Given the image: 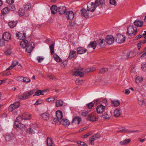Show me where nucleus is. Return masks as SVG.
Listing matches in <instances>:
<instances>
[{"instance_id": "obj_52", "label": "nucleus", "mask_w": 146, "mask_h": 146, "mask_svg": "<svg viewBox=\"0 0 146 146\" xmlns=\"http://www.w3.org/2000/svg\"><path fill=\"white\" fill-rule=\"evenodd\" d=\"M102 118L106 119H110V116L109 115L106 113L105 115H102Z\"/></svg>"}, {"instance_id": "obj_11", "label": "nucleus", "mask_w": 146, "mask_h": 146, "mask_svg": "<svg viewBox=\"0 0 146 146\" xmlns=\"http://www.w3.org/2000/svg\"><path fill=\"white\" fill-rule=\"evenodd\" d=\"M106 41L109 44H111L114 42V38L111 35H107L106 38Z\"/></svg>"}, {"instance_id": "obj_16", "label": "nucleus", "mask_w": 146, "mask_h": 146, "mask_svg": "<svg viewBox=\"0 0 146 146\" xmlns=\"http://www.w3.org/2000/svg\"><path fill=\"white\" fill-rule=\"evenodd\" d=\"M61 124L62 125L65 126L69 125L70 124V122L67 119H62L60 121H58V124Z\"/></svg>"}, {"instance_id": "obj_55", "label": "nucleus", "mask_w": 146, "mask_h": 146, "mask_svg": "<svg viewBox=\"0 0 146 146\" xmlns=\"http://www.w3.org/2000/svg\"><path fill=\"white\" fill-rule=\"evenodd\" d=\"M139 132V130L130 131L128 129H127L126 133H137Z\"/></svg>"}, {"instance_id": "obj_21", "label": "nucleus", "mask_w": 146, "mask_h": 146, "mask_svg": "<svg viewBox=\"0 0 146 146\" xmlns=\"http://www.w3.org/2000/svg\"><path fill=\"white\" fill-rule=\"evenodd\" d=\"M135 55V53L131 51L130 52H127V56L126 57H125V59L132 58L134 57Z\"/></svg>"}, {"instance_id": "obj_8", "label": "nucleus", "mask_w": 146, "mask_h": 146, "mask_svg": "<svg viewBox=\"0 0 146 146\" xmlns=\"http://www.w3.org/2000/svg\"><path fill=\"white\" fill-rule=\"evenodd\" d=\"M13 7H12L11 8L10 7H6L4 8L1 11V13L2 15H4L8 13L10 11H14L15 9V6H13Z\"/></svg>"}, {"instance_id": "obj_30", "label": "nucleus", "mask_w": 146, "mask_h": 146, "mask_svg": "<svg viewBox=\"0 0 146 146\" xmlns=\"http://www.w3.org/2000/svg\"><path fill=\"white\" fill-rule=\"evenodd\" d=\"M46 91V90H44L42 91L41 90H38L36 92L35 91V94L33 95V96H38L40 95H43L44 94L43 92H45Z\"/></svg>"}, {"instance_id": "obj_63", "label": "nucleus", "mask_w": 146, "mask_h": 146, "mask_svg": "<svg viewBox=\"0 0 146 146\" xmlns=\"http://www.w3.org/2000/svg\"><path fill=\"white\" fill-rule=\"evenodd\" d=\"M42 103V100H37L35 104V105H37L38 104H40Z\"/></svg>"}, {"instance_id": "obj_6", "label": "nucleus", "mask_w": 146, "mask_h": 146, "mask_svg": "<svg viewBox=\"0 0 146 146\" xmlns=\"http://www.w3.org/2000/svg\"><path fill=\"white\" fill-rule=\"evenodd\" d=\"M83 69V68H76V71L74 72L73 75L83 77L85 74L84 72L82 71Z\"/></svg>"}, {"instance_id": "obj_46", "label": "nucleus", "mask_w": 146, "mask_h": 146, "mask_svg": "<svg viewBox=\"0 0 146 146\" xmlns=\"http://www.w3.org/2000/svg\"><path fill=\"white\" fill-rule=\"evenodd\" d=\"M28 113H23L22 114V117H23V119L27 120L29 119V118L27 117Z\"/></svg>"}, {"instance_id": "obj_62", "label": "nucleus", "mask_w": 146, "mask_h": 146, "mask_svg": "<svg viewBox=\"0 0 146 146\" xmlns=\"http://www.w3.org/2000/svg\"><path fill=\"white\" fill-rule=\"evenodd\" d=\"M139 104L141 106H142L144 104V101L143 99L140 100H139Z\"/></svg>"}, {"instance_id": "obj_24", "label": "nucleus", "mask_w": 146, "mask_h": 146, "mask_svg": "<svg viewBox=\"0 0 146 146\" xmlns=\"http://www.w3.org/2000/svg\"><path fill=\"white\" fill-rule=\"evenodd\" d=\"M97 43L96 41H94L91 42L88 45L87 47L88 48L91 47L93 48V49H94L97 46Z\"/></svg>"}, {"instance_id": "obj_40", "label": "nucleus", "mask_w": 146, "mask_h": 146, "mask_svg": "<svg viewBox=\"0 0 146 146\" xmlns=\"http://www.w3.org/2000/svg\"><path fill=\"white\" fill-rule=\"evenodd\" d=\"M84 82V80H79L77 79L76 80L75 83L77 85H80L82 84Z\"/></svg>"}, {"instance_id": "obj_5", "label": "nucleus", "mask_w": 146, "mask_h": 146, "mask_svg": "<svg viewBox=\"0 0 146 146\" xmlns=\"http://www.w3.org/2000/svg\"><path fill=\"white\" fill-rule=\"evenodd\" d=\"M87 5L88 11L93 12L95 11L96 7L94 3L88 2L87 3Z\"/></svg>"}, {"instance_id": "obj_35", "label": "nucleus", "mask_w": 146, "mask_h": 146, "mask_svg": "<svg viewBox=\"0 0 146 146\" xmlns=\"http://www.w3.org/2000/svg\"><path fill=\"white\" fill-rule=\"evenodd\" d=\"M53 57L55 60L57 62H61L62 61V59L60 58V57L57 55L56 54H55L53 55Z\"/></svg>"}, {"instance_id": "obj_18", "label": "nucleus", "mask_w": 146, "mask_h": 146, "mask_svg": "<svg viewBox=\"0 0 146 146\" xmlns=\"http://www.w3.org/2000/svg\"><path fill=\"white\" fill-rule=\"evenodd\" d=\"M28 43V41L26 39H23L20 43V46L21 48H26Z\"/></svg>"}, {"instance_id": "obj_56", "label": "nucleus", "mask_w": 146, "mask_h": 146, "mask_svg": "<svg viewBox=\"0 0 146 146\" xmlns=\"http://www.w3.org/2000/svg\"><path fill=\"white\" fill-rule=\"evenodd\" d=\"M88 112L87 111H83L82 113V115L83 116L86 117L87 115H88Z\"/></svg>"}, {"instance_id": "obj_44", "label": "nucleus", "mask_w": 146, "mask_h": 146, "mask_svg": "<svg viewBox=\"0 0 146 146\" xmlns=\"http://www.w3.org/2000/svg\"><path fill=\"white\" fill-rule=\"evenodd\" d=\"M18 13L19 15L20 16H22L24 15L25 12L23 9H20L18 11Z\"/></svg>"}, {"instance_id": "obj_9", "label": "nucleus", "mask_w": 146, "mask_h": 146, "mask_svg": "<svg viewBox=\"0 0 146 146\" xmlns=\"http://www.w3.org/2000/svg\"><path fill=\"white\" fill-rule=\"evenodd\" d=\"M20 105L19 102H17L11 105L9 108V111H12L18 108Z\"/></svg>"}, {"instance_id": "obj_10", "label": "nucleus", "mask_w": 146, "mask_h": 146, "mask_svg": "<svg viewBox=\"0 0 146 146\" xmlns=\"http://www.w3.org/2000/svg\"><path fill=\"white\" fill-rule=\"evenodd\" d=\"M80 13L82 15L86 18H88L89 16V13L88 12V11L85 9L84 8H83L80 11ZM90 17H92V16L90 15Z\"/></svg>"}, {"instance_id": "obj_13", "label": "nucleus", "mask_w": 146, "mask_h": 146, "mask_svg": "<svg viewBox=\"0 0 146 146\" xmlns=\"http://www.w3.org/2000/svg\"><path fill=\"white\" fill-rule=\"evenodd\" d=\"M3 38L4 40L8 41L11 38L10 34L9 32H6L3 34Z\"/></svg>"}, {"instance_id": "obj_28", "label": "nucleus", "mask_w": 146, "mask_h": 146, "mask_svg": "<svg viewBox=\"0 0 146 146\" xmlns=\"http://www.w3.org/2000/svg\"><path fill=\"white\" fill-rule=\"evenodd\" d=\"M41 116L44 120H47L49 119V116L48 113H44L41 114Z\"/></svg>"}, {"instance_id": "obj_26", "label": "nucleus", "mask_w": 146, "mask_h": 146, "mask_svg": "<svg viewBox=\"0 0 146 146\" xmlns=\"http://www.w3.org/2000/svg\"><path fill=\"white\" fill-rule=\"evenodd\" d=\"M105 2L104 0H96L95 1V4L96 7L100 5H103L105 4Z\"/></svg>"}, {"instance_id": "obj_2", "label": "nucleus", "mask_w": 146, "mask_h": 146, "mask_svg": "<svg viewBox=\"0 0 146 146\" xmlns=\"http://www.w3.org/2000/svg\"><path fill=\"white\" fill-rule=\"evenodd\" d=\"M115 40L117 42L121 43L124 42L125 40V37L123 36L120 34H117L115 37Z\"/></svg>"}, {"instance_id": "obj_20", "label": "nucleus", "mask_w": 146, "mask_h": 146, "mask_svg": "<svg viewBox=\"0 0 146 146\" xmlns=\"http://www.w3.org/2000/svg\"><path fill=\"white\" fill-rule=\"evenodd\" d=\"M76 57L77 54L76 52L74 50H71L70 52L68 58L69 59H71L72 58H76Z\"/></svg>"}, {"instance_id": "obj_43", "label": "nucleus", "mask_w": 146, "mask_h": 146, "mask_svg": "<svg viewBox=\"0 0 146 146\" xmlns=\"http://www.w3.org/2000/svg\"><path fill=\"white\" fill-rule=\"evenodd\" d=\"M95 140V138L92 136L89 138V143L92 145H93L94 144V141Z\"/></svg>"}, {"instance_id": "obj_58", "label": "nucleus", "mask_w": 146, "mask_h": 146, "mask_svg": "<svg viewBox=\"0 0 146 146\" xmlns=\"http://www.w3.org/2000/svg\"><path fill=\"white\" fill-rule=\"evenodd\" d=\"M6 55H9L11 53V51L10 49H8L7 51L4 52Z\"/></svg>"}, {"instance_id": "obj_64", "label": "nucleus", "mask_w": 146, "mask_h": 146, "mask_svg": "<svg viewBox=\"0 0 146 146\" xmlns=\"http://www.w3.org/2000/svg\"><path fill=\"white\" fill-rule=\"evenodd\" d=\"M143 41H141L140 42L137 44V48L139 50L141 46V44L142 43Z\"/></svg>"}, {"instance_id": "obj_25", "label": "nucleus", "mask_w": 146, "mask_h": 146, "mask_svg": "<svg viewBox=\"0 0 146 146\" xmlns=\"http://www.w3.org/2000/svg\"><path fill=\"white\" fill-rule=\"evenodd\" d=\"M88 119L90 121L93 122L97 121L98 118L94 115L92 114H89L88 117Z\"/></svg>"}, {"instance_id": "obj_60", "label": "nucleus", "mask_w": 146, "mask_h": 146, "mask_svg": "<svg viewBox=\"0 0 146 146\" xmlns=\"http://www.w3.org/2000/svg\"><path fill=\"white\" fill-rule=\"evenodd\" d=\"M18 63V61H14L12 62L11 65L13 66V67H15L17 64Z\"/></svg>"}, {"instance_id": "obj_1", "label": "nucleus", "mask_w": 146, "mask_h": 146, "mask_svg": "<svg viewBox=\"0 0 146 146\" xmlns=\"http://www.w3.org/2000/svg\"><path fill=\"white\" fill-rule=\"evenodd\" d=\"M56 117L54 119L53 121L58 124V121L61 120L63 117L62 113L61 111L58 110L56 112Z\"/></svg>"}, {"instance_id": "obj_36", "label": "nucleus", "mask_w": 146, "mask_h": 146, "mask_svg": "<svg viewBox=\"0 0 146 146\" xmlns=\"http://www.w3.org/2000/svg\"><path fill=\"white\" fill-rule=\"evenodd\" d=\"M47 145L48 146H52L53 144V141L52 139L48 137L46 140Z\"/></svg>"}, {"instance_id": "obj_19", "label": "nucleus", "mask_w": 146, "mask_h": 146, "mask_svg": "<svg viewBox=\"0 0 146 146\" xmlns=\"http://www.w3.org/2000/svg\"><path fill=\"white\" fill-rule=\"evenodd\" d=\"M81 121L82 119L80 117L78 116H76L73 118L72 123L79 124Z\"/></svg>"}, {"instance_id": "obj_50", "label": "nucleus", "mask_w": 146, "mask_h": 146, "mask_svg": "<svg viewBox=\"0 0 146 146\" xmlns=\"http://www.w3.org/2000/svg\"><path fill=\"white\" fill-rule=\"evenodd\" d=\"M30 80L27 77H23V82H24L28 83L30 82Z\"/></svg>"}, {"instance_id": "obj_14", "label": "nucleus", "mask_w": 146, "mask_h": 146, "mask_svg": "<svg viewBox=\"0 0 146 146\" xmlns=\"http://www.w3.org/2000/svg\"><path fill=\"white\" fill-rule=\"evenodd\" d=\"M66 14L68 20H71L74 17V14L71 11L67 12Z\"/></svg>"}, {"instance_id": "obj_48", "label": "nucleus", "mask_w": 146, "mask_h": 146, "mask_svg": "<svg viewBox=\"0 0 146 146\" xmlns=\"http://www.w3.org/2000/svg\"><path fill=\"white\" fill-rule=\"evenodd\" d=\"M31 7V5L30 4H27L25 5L24 6V9L25 10H28Z\"/></svg>"}, {"instance_id": "obj_31", "label": "nucleus", "mask_w": 146, "mask_h": 146, "mask_svg": "<svg viewBox=\"0 0 146 146\" xmlns=\"http://www.w3.org/2000/svg\"><path fill=\"white\" fill-rule=\"evenodd\" d=\"M52 13L54 15L57 12V7L56 5H52L50 8Z\"/></svg>"}, {"instance_id": "obj_53", "label": "nucleus", "mask_w": 146, "mask_h": 146, "mask_svg": "<svg viewBox=\"0 0 146 146\" xmlns=\"http://www.w3.org/2000/svg\"><path fill=\"white\" fill-rule=\"evenodd\" d=\"M94 104L92 102H90L86 105V106L87 108L91 109L92 107L93 106Z\"/></svg>"}, {"instance_id": "obj_3", "label": "nucleus", "mask_w": 146, "mask_h": 146, "mask_svg": "<svg viewBox=\"0 0 146 146\" xmlns=\"http://www.w3.org/2000/svg\"><path fill=\"white\" fill-rule=\"evenodd\" d=\"M35 91V90H32L26 94H23V95L20 96H19V98L21 100H24L27 99L29 98L30 96L34 93Z\"/></svg>"}, {"instance_id": "obj_34", "label": "nucleus", "mask_w": 146, "mask_h": 146, "mask_svg": "<svg viewBox=\"0 0 146 146\" xmlns=\"http://www.w3.org/2000/svg\"><path fill=\"white\" fill-rule=\"evenodd\" d=\"M104 39H100L98 40V44L101 47H104L105 46V44L104 41Z\"/></svg>"}, {"instance_id": "obj_33", "label": "nucleus", "mask_w": 146, "mask_h": 146, "mask_svg": "<svg viewBox=\"0 0 146 146\" xmlns=\"http://www.w3.org/2000/svg\"><path fill=\"white\" fill-rule=\"evenodd\" d=\"M17 23V21H12L9 22L8 24L10 27L13 28L16 26Z\"/></svg>"}, {"instance_id": "obj_27", "label": "nucleus", "mask_w": 146, "mask_h": 146, "mask_svg": "<svg viewBox=\"0 0 146 146\" xmlns=\"http://www.w3.org/2000/svg\"><path fill=\"white\" fill-rule=\"evenodd\" d=\"M121 113V111L120 109H117L114 110V116L116 117H119Z\"/></svg>"}, {"instance_id": "obj_41", "label": "nucleus", "mask_w": 146, "mask_h": 146, "mask_svg": "<svg viewBox=\"0 0 146 146\" xmlns=\"http://www.w3.org/2000/svg\"><path fill=\"white\" fill-rule=\"evenodd\" d=\"M19 39H24L26 37V34L25 33H19Z\"/></svg>"}, {"instance_id": "obj_51", "label": "nucleus", "mask_w": 146, "mask_h": 146, "mask_svg": "<svg viewBox=\"0 0 146 146\" xmlns=\"http://www.w3.org/2000/svg\"><path fill=\"white\" fill-rule=\"evenodd\" d=\"M23 119V117L21 116H18L16 118V120L15 122H17L19 123V122L22 121Z\"/></svg>"}, {"instance_id": "obj_37", "label": "nucleus", "mask_w": 146, "mask_h": 146, "mask_svg": "<svg viewBox=\"0 0 146 146\" xmlns=\"http://www.w3.org/2000/svg\"><path fill=\"white\" fill-rule=\"evenodd\" d=\"M143 53L141 56V58H142L143 57L146 56V47L144 48V49L141 51L139 54H141Z\"/></svg>"}, {"instance_id": "obj_54", "label": "nucleus", "mask_w": 146, "mask_h": 146, "mask_svg": "<svg viewBox=\"0 0 146 146\" xmlns=\"http://www.w3.org/2000/svg\"><path fill=\"white\" fill-rule=\"evenodd\" d=\"M122 129L117 131V132L119 133H126L127 129L125 127H122Z\"/></svg>"}, {"instance_id": "obj_47", "label": "nucleus", "mask_w": 146, "mask_h": 146, "mask_svg": "<svg viewBox=\"0 0 146 146\" xmlns=\"http://www.w3.org/2000/svg\"><path fill=\"white\" fill-rule=\"evenodd\" d=\"M141 68L143 71H146V62L142 64Z\"/></svg>"}, {"instance_id": "obj_57", "label": "nucleus", "mask_w": 146, "mask_h": 146, "mask_svg": "<svg viewBox=\"0 0 146 146\" xmlns=\"http://www.w3.org/2000/svg\"><path fill=\"white\" fill-rule=\"evenodd\" d=\"M110 3L111 4L115 6L116 5V2L115 0H110Z\"/></svg>"}, {"instance_id": "obj_38", "label": "nucleus", "mask_w": 146, "mask_h": 146, "mask_svg": "<svg viewBox=\"0 0 146 146\" xmlns=\"http://www.w3.org/2000/svg\"><path fill=\"white\" fill-rule=\"evenodd\" d=\"M143 80V78L142 77L138 76L136 77L135 82L136 83L141 82Z\"/></svg>"}, {"instance_id": "obj_32", "label": "nucleus", "mask_w": 146, "mask_h": 146, "mask_svg": "<svg viewBox=\"0 0 146 146\" xmlns=\"http://www.w3.org/2000/svg\"><path fill=\"white\" fill-rule=\"evenodd\" d=\"M63 102L61 100H57L56 101L55 106L56 107L62 106L63 105Z\"/></svg>"}, {"instance_id": "obj_39", "label": "nucleus", "mask_w": 146, "mask_h": 146, "mask_svg": "<svg viewBox=\"0 0 146 146\" xmlns=\"http://www.w3.org/2000/svg\"><path fill=\"white\" fill-rule=\"evenodd\" d=\"M111 103L114 106H119L120 104L118 100L116 101H111Z\"/></svg>"}, {"instance_id": "obj_7", "label": "nucleus", "mask_w": 146, "mask_h": 146, "mask_svg": "<svg viewBox=\"0 0 146 146\" xmlns=\"http://www.w3.org/2000/svg\"><path fill=\"white\" fill-rule=\"evenodd\" d=\"M27 46L26 48V51L28 52L31 53L35 48V45L34 42H32L28 43Z\"/></svg>"}, {"instance_id": "obj_45", "label": "nucleus", "mask_w": 146, "mask_h": 146, "mask_svg": "<svg viewBox=\"0 0 146 146\" xmlns=\"http://www.w3.org/2000/svg\"><path fill=\"white\" fill-rule=\"evenodd\" d=\"M108 71V69L107 68H103L102 69H101L99 73L102 74H103L105 73L106 72Z\"/></svg>"}, {"instance_id": "obj_49", "label": "nucleus", "mask_w": 146, "mask_h": 146, "mask_svg": "<svg viewBox=\"0 0 146 146\" xmlns=\"http://www.w3.org/2000/svg\"><path fill=\"white\" fill-rule=\"evenodd\" d=\"M93 137L95 138V140L97 139H98L99 138L100 136L101 135L99 133H97L92 136Z\"/></svg>"}, {"instance_id": "obj_4", "label": "nucleus", "mask_w": 146, "mask_h": 146, "mask_svg": "<svg viewBox=\"0 0 146 146\" xmlns=\"http://www.w3.org/2000/svg\"><path fill=\"white\" fill-rule=\"evenodd\" d=\"M137 32V29L135 27H133V26H129L127 29V33L131 36L135 35Z\"/></svg>"}, {"instance_id": "obj_23", "label": "nucleus", "mask_w": 146, "mask_h": 146, "mask_svg": "<svg viewBox=\"0 0 146 146\" xmlns=\"http://www.w3.org/2000/svg\"><path fill=\"white\" fill-rule=\"evenodd\" d=\"M134 25L139 27H141L143 25V22L139 20H136L134 22Z\"/></svg>"}, {"instance_id": "obj_61", "label": "nucleus", "mask_w": 146, "mask_h": 146, "mask_svg": "<svg viewBox=\"0 0 146 146\" xmlns=\"http://www.w3.org/2000/svg\"><path fill=\"white\" fill-rule=\"evenodd\" d=\"M44 59V58H42L40 56H38L37 58V60H38V62L39 63L41 62V60L42 61Z\"/></svg>"}, {"instance_id": "obj_22", "label": "nucleus", "mask_w": 146, "mask_h": 146, "mask_svg": "<svg viewBox=\"0 0 146 146\" xmlns=\"http://www.w3.org/2000/svg\"><path fill=\"white\" fill-rule=\"evenodd\" d=\"M66 8L64 6H61L58 7V12L60 14H63L66 12Z\"/></svg>"}, {"instance_id": "obj_15", "label": "nucleus", "mask_w": 146, "mask_h": 146, "mask_svg": "<svg viewBox=\"0 0 146 146\" xmlns=\"http://www.w3.org/2000/svg\"><path fill=\"white\" fill-rule=\"evenodd\" d=\"M105 109V106L101 104L97 106L96 110L98 113H101L104 111Z\"/></svg>"}, {"instance_id": "obj_17", "label": "nucleus", "mask_w": 146, "mask_h": 146, "mask_svg": "<svg viewBox=\"0 0 146 146\" xmlns=\"http://www.w3.org/2000/svg\"><path fill=\"white\" fill-rule=\"evenodd\" d=\"M87 49L82 47H78L77 48V53L78 54H81L86 52Z\"/></svg>"}, {"instance_id": "obj_59", "label": "nucleus", "mask_w": 146, "mask_h": 146, "mask_svg": "<svg viewBox=\"0 0 146 146\" xmlns=\"http://www.w3.org/2000/svg\"><path fill=\"white\" fill-rule=\"evenodd\" d=\"M23 77L22 76H19L17 78V80L19 82H23Z\"/></svg>"}, {"instance_id": "obj_12", "label": "nucleus", "mask_w": 146, "mask_h": 146, "mask_svg": "<svg viewBox=\"0 0 146 146\" xmlns=\"http://www.w3.org/2000/svg\"><path fill=\"white\" fill-rule=\"evenodd\" d=\"M14 126L15 128H19L22 131L25 130L26 128L25 125L17 121L15 122Z\"/></svg>"}, {"instance_id": "obj_42", "label": "nucleus", "mask_w": 146, "mask_h": 146, "mask_svg": "<svg viewBox=\"0 0 146 146\" xmlns=\"http://www.w3.org/2000/svg\"><path fill=\"white\" fill-rule=\"evenodd\" d=\"M49 47L50 49L51 54L52 55L54 53V45L53 44H51L49 46Z\"/></svg>"}, {"instance_id": "obj_29", "label": "nucleus", "mask_w": 146, "mask_h": 146, "mask_svg": "<svg viewBox=\"0 0 146 146\" xmlns=\"http://www.w3.org/2000/svg\"><path fill=\"white\" fill-rule=\"evenodd\" d=\"M131 141L130 139H126L120 142L119 144L121 145H124L129 143Z\"/></svg>"}]
</instances>
